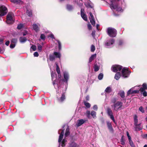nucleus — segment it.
I'll list each match as a JSON object with an SVG mask.
<instances>
[{
	"instance_id": "39448f33",
	"label": "nucleus",
	"mask_w": 147,
	"mask_h": 147,
	"mask_svg": "<svg viewBox=\"0 0 147 147\" xmlns=\"http://www.w3.org/2000/svg\"><path fill=\"white\" fill-rule=\"evenodd\" d=\"M130 73L127 68L124 67L122 69L121 76L123 78H127L129 76Z\"/></svg>"
},
{
	"instance_id": "5fc2aeb1",
	"label": "nucleus",
	"mask_w": 147,
	"mask_h": 147,
	"mask_svg": "<svg viewBox=\"0 0 147 147\" xmlns=\"http://www.w3.org/2000/svg\"><path fill=\"white\" fill-rule=\"evenodd\" d=\"M34 57H37L38 56L39 54H38V53L37 52H36L34 53Z\"/></svg>"
},
{
	"instance_id": "4468645a",
	"label": "nucleus",
	"mask_w": 147,
	"mask_h": 147,
	"mask_svg": "<svg viewBox=\"0 0 147 147\" xmlns=\"http://www.w3.org/2000/svg\"><path fill=\"white\" fill-rule=\"evenodd\" d=\"M107 112L108 115L110 117L111 119L115 123V121L113 115V112L109 108H108L107 109Z\"/></svg>"
},
{
	"instance_id": "bb28decb",
	"label": "nucleus",
	"mask_w": 147,
	"mask_h": 147,
	"mask_svg": "<svg viewBox=\"0 0 147 147\" xmlns=\"http://www.w3.org/2000/svg\"><path fill=\"white\" fill-rule=\"evenodd\" d=\"M78 146L74 142H72L70 144L69 147H78Z\"/></svg>"
},
{
	"instance_id": "69168bd1",
	"label": "nucleus",
	"mask_w": 147,
	"mask_h": 147,
	"mask_svg": "<svg viewBox=\"0 0 147 147\" xmlns=\"http://www.w3.org/2000/svg\"><path fill=\"white\" fill-rule=\"evenodd\" d=\"M3 43V40L2 39H0V44H2Z\"/></svg>"
},
{
	"instance_id": "9b49d317",
	"label": "nucleus",
	"mask_w": 147,
	"mask_h": 147,
	"mask_svg": "<svg viewBox=\"0 0 147 147\" xmlns=\"http://www.w3.org/2000/svg\"><path fill=\"white\" fill-rule=\"evenodd\" d=\"M114 39L113 38H111L106 42L105 43V45L107 47H109L114 43Z\"/></svg>"
},
{
	"instance_id": "8fccbe9b",
	"label": "nucleus",
	"mask_w": 147,
	"mask_h": 147,
	"mask_svg": "<svg viewBox=\"0 0 147 147\" xmlns=\"http://www.w3.org/2000/svg\"><path fill=\"white\" fill-rule=\"evenodd\" d=\"M129 143L131 146L132 147L134 146V144L133 142L131 140L129 141Z\"/></svg>"
},
{
	"instance_id": "338daca9",
	"label": "nucleus",
	"mask_w": 147,
	"mask_h": 147,
	"mask_svg": "<svg viewBox=\"0 0 147 147\" xmlns=\"http://www.w3.org/2000/svg\"><path fill=\"white\" fill-rule=\"evenodd\" d=\"M95 31H93L92 32V34L93 36H94L95 35Z\"/></svg>"
},
{
	"instance_id": "f03ea898",
	"label": "nucleus",
	"mask_w": 147,
	"mask_h": 147,
	"mask_svg": "<svg viewBox=\"0 0 147 147\" xmlns=\"http://www.w3.org/2000/svg\"><path fill=\"white\" fill-rule=\"evenodd\" d=\"M55 64L56 66V71L58 74L59 82H58L57 81L54 80L53 82V84L55 88H58V91H59V89L60 90H62V88H60L59 87V86L60 84V82L61 80V75L60 74V69L58 64L57 63H56Z\"/></svg>"
},
{
	"instance_id": "dca6fc26",
	"label": "nucleus",
	"mask_w": 147,
	"mask_h": 147,
	"mask_svg": "<svg viewBox=\"0 0 147 147\" xmlns=\"http://www.w3.org/2000/svg\"><path fill=\"white\" fill-rule=\"evenodd\" d=\"M86 120L83 119H79L77 121V122L76 124V125L78 127L83 124L85 122Z\"/></svg>"
},
{
	"instance_id": "a18cd8bd",
	"label": "nucleus",
	"mask_w": 147,
	"mask_h": 147,
	"mask_svg": "<svg viewBox=\"0 0 147 147\" xmlns=\"http://www.w3.org/2000/svg\"><path fill=\"white\" fill-rule=\"evenodd\" d=\"M38 49L40 51H41L42 50V46L40 45L39 44H37Z\"/></svg>"
},
{
	"instance_id": "c85d7f7f",
	"label": "nucleus",
	"mask_w": 147,
	"mask_h": 147,
	"mask_svg": "<svg viewBox=\"0 0 147 147\" xmlns=\"http://www.w3.org/2000/svg\"><path fill=\"white\" fill-rule=\"evenodd\" d=\"M11 1L12 2L16 4L22 3V2L20 0H11Z\"/></svg>"
},
{
	"instance_id": "09e8293b",
	"label": "nucleus",
	"mask_w": 147,
	"mask_h": 147,
	"mask_svg": "<svg viewBox=\"0 0 147 147\" xmlns=\"http://www.w3.org/2000/svg\"><path fill=\"white\" fill-rule=\"evenodd\" d=\"M90 17H89L90 20L94 19L93 16L91 13L90 12Z\"/></svg>"
},
{
	"instance_id": "6e6d98bb",
	"label": "nucleus",
	"mask_w": 147,
	"mask_h": 147,
	"mask_svg": "<svg viewBox=\"0 0 147 147\" xmlns=\"http://www.w3.org/2000/svg\"><path fill=\"white\" fill-rule=\"evenodd\" d=\"M88 29L89 30H91L92 29V26H91V25L89 23L88 24Z\"/></svg>"
},
{
	"instance_id": "0e129e2a",
	"label": "nucleus",
	"mask_w": 147,
	"mask_h": 147,
	"mask_svg": "<svg viewBox=\"0 0 147 147\" xmlns=\"http://www.w3.org/2000/svg\"><path fill=\"white\" fill-rule=\"evenodd\" d=\"M84 10L83 9H81V13H84Z\"/></svg>"
},
{
	"instance_id": "c03bdc74",
	"label": "nucleus",
	"mask_w": 147,
	"mask_h": 147,
	"mask_svg": "<svg viewBox=\"0 0 147 147\" xmlns=\"http://www.w3.org/2000/svg\"><path fill=\"white\" fill-rule=\"evenodd\" d=\"M95 50V47L93 45H92L91 47V51L94 52Z\"/></svg>"
},
{
	"instance_id": "de8ad7c7",
	"label": "nucleus",
	"mask_w": 147,
	"mask_h": 147,
	"mask_svg": "<svg viewBox=\"0 0 147 147\" xmlns=\"http://www.w3.org/2000/svg\"><path fill=\"white\" fill-rule=\"evenodd\" d=\"M85 5L87 7H91V8H92V6L89 3L85 4Z\"/></svg>"
},
{
	"instance_id": "603ef678",
	"label": "nucleus",
	"mask_w": 147,
	"mask_h": 147,
	"mask_svg": "<svg viewBox=\"0 0 147 147\" xmlns=\"http://www.w3.org/2000/svg\"><path fill=\"white\" fill-rule=\"evenodd\" d=\"M139 110L142 113L144 112V110L142 107H140L139 108Z\"/></svg>"
},
{
	"instance_id": "c756f323",
	"label": "nucleus",
	"mask_w": 147,
	"mask_h": 147,
	"mask_svg": "<svg viewBox=\"0 0 147 147\" xmlns=\"http://www.w3.org/2000/svg\"><path fill=\"white\" fill-rule=\"evenodd\" d=\"M84 105L87 108H89L90 107V105L89 103L84 100Z\"/></svg>"
},
{
	"instance_id": "7ed1b4c3",
	"label": "nucleus",
	"mask_w": 147,
	"mask_h": 147,
	"mask_svg": "<svg viewBox=\"0 0 147 147\" xmlns=\"http://www.w3.org/2000/svg\"><path fill=\"white\" fill-rule=\"evenodd\" d=\"M116 100L115 98H113L111 100L112 102L114 103L113 104L111 105L112 109L116 111L121 110L123 107V103L119 101L115 102Z\"/></svg>"
},
{
	"instance_id": "6ab92c4d",
	"label": "nucleus",
	"mask_w": 147,
	"mask_h": 147,
	"mask_svg": "<svg viewBox=\"0 0 147 147\" xmlns=\"http://www.w3.org/2000/svg\"><path fill=\"white\" fill-rule=\"evenodd\" d=\"M100 67V65L99 63L97 64V63H95L94 64L93 66L94 71L95 72L98 71Z\"/></svg>"
},
{
	"instance_id": "473e14b6",
	"label": "nucleus",
	"mask_w": 147,
	"mask_h": 147,
	"mask_svg": "<svg viewBox=\"0 0 147 147\" xmlns=\"http://www.w3.org/2000/svg\"><path fill=\"white\" fill-rule=\"evenodd\" d=\"M58 45V48L60 50L61 49V42L58 40H57Z\"/></svg>"
},
{
	"instance_id": "5701e85b",
	"label": "nucleus",
	"mask_w": 147,
	"mask_h": 147,
	"mask_svg": "<svg viewBox=\"0 0 147 147\" xmlns=\"http://www.w3.org/2000/svg\"><path fill=\"white\" fill-rule=\"evenodd\" d=\"M66 9L67 10L70 11L73 10V7L71 5L67 4L66 5Z\"/></svg>"
},
{
	"instance_id": "37998d69",
	"label": "nucleus",
	"mask_w": 147,
	"mask_h": 147,
	"mask_svg": "<svg viewBox=\"0 0 147 147\" xmlns=\"http://www.w3.org/2000/svg\"><path fill=\"white\" fill-rule=\"evenodd\" d=\"M121 144L123 145L125 144V140H124L123 137L122 136L121 140Z\"/></svg>"
},
{
	"instance_id": "6e6552de",
	"label": "nucleus",
	"mask_w": 147,
	"mask_h": 147,
	"mask_svg": "<svg viewBox=\"0 0 147 147\" xmlns=\"http://www.w3.org/2000/svg\"><path fill=\"white\" fill-rule=\"evenodd\" d=\"M7 12V8L3 5H0V17L5 16Z\"/></svg>"
},
{
	"instance_id": "1a4fd4ad",
	"label": "nucleus",
	"mask_w": 147,
	"mask_h": 147,
	"mask_svg": "<svg viewBox=\"0 0 147 147\" xmlns=\"http://www.w3.org/2000/svg\"><path fill=\"white\" fill-rule=\"evenodd\" d=\"M122 67V66L121 65H115L112 66L111 69L113 71L116 72L118 71H120Z\"/></svg>"
},
{
	"instance_id": "e433bc0d",
	"label": "nucleus",
	"mask_w": 147,
	"mask_h": 147,
	"mask_svg": "<svg viewBox=\"0 0 147 147\" xmlns=\"http://www.w3.org/2000/svg\"><path fill=\"white\" fill-rule=\"evenodd\" d=\"M111 91V89L110 87H108L105 89V92L108 93H109Z\"/></svg>"
},
{
	"instance_id": "f3484780",
	"label": "nucleus",
	"mask_w": 147,
	"mask_h": 147,
	"mask_svg": "<svg viewBox=\"0 0 147 147\" xmlns=\"http://www.w3.org/2000/svg\"><path fill=\"white\" fill-rule=\"evenodd\" d=\"M139 86V91H140L141 92H142L144 91L145 90L147 89V85L146 84L144 83L142 85V87L140 88V86Z\"/></svg>"
},
{
	"instance_id": "3c124183",
	"label": "nucleus",
	"mask_w": 147,
	"mask_h": 147,
	"mask_svg": "<svg viewBox=\"0 0 147 147\" xmlns=\"http://www.w3.org/2000/svg\"><path fill=\"white\" fill-rule=\"evenodd\" d=\"M31 48L34 51H35L36 49V47L34 45H32L31 47Z\"/></svg>"
},
{
	"instance_id": "49530a36",
	"label": "nucleus",
	"mask_w": 147,
	"mask_h": 147,
	"mask_svg": "<svg viewBox=\"0 0 147 147\" xmlns=\"http://www.w3.org/2000/svg\"><path fill=\"white\" fill-rule=\"evenodd\" d=\"M90 111H86V115L88 118H89L90 117Z\"/></svg>"
},
{
	"instance_id": "58836bf2",
	"label": "nucleus",
	"mask_w": 147,
	"mask_h": 147,
	"mask_svg": "<svg viewBox=\"0 0 147 147\" xmlns=\"http://www.w3.org/2000/svg\"><path fill=\"white\" fill-rule=\"evenodd\" d=\"M119 94L120 96L122 98H124L125 96V93L124 91H122L120 92Z\"/></svg>"
},
{
	"instance_id": "052dcab7",
	"label": "nucleus",
	"mask_w": 147,
	"mask_h": 147,
	"mask_svg": "<svg viewBox=\"0 0 147 147\" xmlns=\"http://www.w3.org/2000/svg\"><path fill=\"white\" fill-rule=\"evenodd\" d=\"M9 43H10L9 41V40H7V41H6L5 42V44L7 46H8L9 45Z\"/></svg>"
},
{
	"instance_id": "aec40b11",
	"label": "nucleus",
	"mask_w": 147,
	"mask_h": 147,
	"mask_svg": "<svg viewBox=\"0 0 147 147\" xmlns=\"http://www.w3.org/2000/svg\"><path fill=\"white\" fill-rule=\"evenodd\" d=\"M53 54L55 58H60L61 56V54L59 52H54Z\"/></svg>"
},
{
	"instance_id": "423d86ee",
	"label": "nucleus",
	"mask_w": 147,
	"mask_h": 147,
	"mask_svg": "<svg viewBox=\"0 0 147 147\" xmlns=\"http://www.w3.org/2000/svg\"><path fill=\"white\" fill-rule=\"evenodd\" d=\"M139 86H136L130 89L127 92V95L131 94L138 93H139Z\"/></svg>"
},
{
	"instance_id": "a19ab883",
	"label": "nucleus",
	"mask_w": 147,
	"mask_h": 147,
	"mask_svg": "<svg viewBox=\"0 0 147 147\" xmlns=\"http://www.w3.org/2000/svg\"><path fill=\"white\" fill-rule=\"evenodd\" d=\"M17 40L16 39L14 38L12 39L11 40V43H13L14 44H15L17 42Z\"/></svg>"
},
{
	"instance_id": "774afa93",
	"label": "nucleus",
	"mask_w": 147,
	"mask_h": 147,
	"mask_svg": "<svg viewBox=\"0 0 147 147\" xmlns=\"http://www.w3.org/2000/svg\"><path fill=\"white\" fill-rule=\"evenodd\" d=\"M28 34V32H24L23 33V35L24 36Z\"/></svg>"
},
{
	"instance_id": "f257e3e1",
	"label": "nucleus",
	"mask_w": 147,
	"mask_h": 147,
	"mask_svg": "<svg viewBox=\"0 0 147 147\" xmlns=\"http://www.w3.org/2000/svg\"><path fill=\"white\" fill-rule=\"evenodd\" d=\"M58 133L60 134L58 140V142L59 143V144H61V146L62 147H64L65 145V143L66 142V140L65 138L69 136L70 134L69 128L68 127L67 128L65 134V138L61 142V141L63 138L64 135V130L61 129H59L58 131Z\"/></svg>"
},
{
	"instance_id": "f8f14e48",
	"label": "nucleus",
	"mask_w": 147,
	"mask_h": 147,
	"mask_svg": "<svg viewBox=\"0 0 147 147\" xmlns=\"http://www.w3.org/2000/svg\"><path fill=\"white\" fill-rule=\"evenodd\" d=\"M66 88H65V90L62 92L60 91V94H61V96L58 98V100L59 102H62L65 99L64 93L65 91Z\"/></svg>"
},
{
	"instance_id": "412c9836",
	"label": "nucleus",
	"mask_w": 147,
	"mask_h": 147,
	"mask_svg": "<svg viewBox=\"0 0 147 147\" xmlns=\"http://www.w3.org/2000/svg\"><path fill=\"white\" fill-rule=\"evenodd\" d=\"M96 54H94L92 55L89 58V63H91L95 58H96Z\"/></svg>"
},
{
	"instance_id": "f704fd0d",
	"label": "nucleus",
	"mask_w": 147,
	"mask_h": 147,
	"mask_svg": "<svg viewBox=\"0 0 147 147\" xmlns=\"http://www.w3.org/2000/svg\"><path fill=\"white\" fill-rule=\"evenodd\" d=\"M103 75L102 73L100 74L98 76V78L99 80H101L103 78Z\"/></svg>"
},
{
	"instance_id": "2eb2a0df",
	"label": "nucleus",
	"mask_w": 147,
	"mask_h": 147,
	"mask_svg": "<svg viewBox=\"0 0 147 147\" xmlns=\"http://www.w3.org/2000/svg\"><path fill=\"white\" fill-rule=\"evenodd\" d=\"M39 26L40 24H34L32 25L33 29L36 32H38L39 31Z\"/></svg>"
},
{
	"instance_id": "2f4dec72",
	"label": "nucleus",
	"mask_w": 147,
	"mask_h": 147,
	"mask_svg": "<svg viewBox=\"0 0 147 147\" xmlns=\"http://www.w3.org/2000/svg\"><path fill=\"white\" fill-rule=\"evenodd\" d=\"M96 112L93 111H91L90 114L92 117L94 118H96Z\"/></svg>"
},
{
	"instance_id": "4d7b16f0",
	"label": "nucleus",
	"mask_w": 147,
	"mask_h": 147,
	"mask_svg": "<svg viewBox=\"0 0 147 147\" xmlns=\"http://www.w3.org/2000/svg\"><path fill=\"white\" fill-rule=\"evenodd\" d=\"M93 109L94 110H97L98 109L97 106L96 105H94L93 107Z\"/></svg>"
},
{
	"instance_id": "72a5a7b5",
	"label": "nucleus",
	"mask_w": 147,
	"mask_h": 147,
	"mask_svg": "<svg viewBox=\"0 0 147 147\" xmlns=\"http://www.w3.org/2000/svg\"><path fill=\"white\" fill-rule=\"evenodd\" d=\"M134 122L135 125H137L138 123V120L137 119V117L136 115H135L134 117Z\"/></svg>"
},
{
	"instance_id": "a878e982",
	"label": "nucleus",
	"mask_w": 147,
	"mask_h": 147,
	"mask_svg": "<svg viewBox=\"0 0 147 147\" xmlns=\"http://www.w3.org/2000/svg\"><path fill=\"white\" fill-rule=\"evenodd\" d=\"M51 76L52 77V79L53 81L56 78V75L55 73H53V71L51 72Z\"/></svg>"
},
{
	"instance_id": "4c0bfd02",
	"label": "nucleus",
	"mask_w": 147,
	"mask_h": 147,
	"mask_svg": "<svg viewBox=\"0 0 147 147\" xmlns=\"http://www.w3.org/2000/svg\"><path fill=\"white\" fill-rule=\"evenodd\" d=\"M40 39L42 40H45L46 38V37L44 34H42L40 35Z\"/></svg>"
},
{
	"instance_id": "393cba45",
	"label": "nucleus",
	"mask_w": 147,
	"mask_h": 147,
	"mask_svg": "<svg viewBox=\"0 0 147 147\" xmlns=\"http://www.w3.org/2000/svg\"><path fill=\"white\" fill-rule=\"evenodd\" d=\"M20 41L22 43H24L27 40L26 38L25 37H21L20 38Z\"/></svg>"
},
{
	"instance_id": "13d9d810",
	"label": "nucleus",
	"mask_w": 147,
	"mask_h": 147,
	"mask_svg": "<svg viewBox=\"0 0 147 147\" xmlns=\"http://www.w3.org/2000/svg\"><path fill=\"white\" fill-rule=\"evenodd\" d=\"M143 96H147V92L144 91L143 92Z\"/></svg>"
},
{
	"instance_id": "bf43d9fd",
	"label": "nucleus",
	"mask_w": 147,
	"mask_h": 147,
	"mask_svg": "<svg viewBox=\"0 0 147 147\" xmlns=\"http://www.w3.org/2000/svg\"><path fill=\"white\" fill-rule=\"evenodd\" d=\"M123 43V42L121 40L119 41V45H122Z\"/></svg>"
},
{
	"instance_id": "79ce46f5",
	"label": "nucleus",
	"mask_w": 147,
	"mask_h": 147,
	"mask_svg": "<svg viewBox=\"0 0 147 147\" xmlns=\"http://www.w3.org/2000/svg\"><path fill=\"white\" fill-rule=\"evenodd\" d=\"M23 24H20L18 25L17 28L18 29H20L22 28L23 27Z\"/></svg>"
},
{
	"instance_id": "a211bd4d",
	"label": "nucleus",
	"mask_w": 147,
	"mask_h": 147,
	"mask_svg": "<svg viewBox=\"0 0 147 147\" xmlns=\"http://www.w3.org/2000/svg\"><path fill=\"white\" fill-rule=\"evenodd\" d=\"M107 124L109 131L111 132H113V129L111 123L109 121H107Z\"/></svg>"
},
{
	"instance_id": "ddd939ff",
	"label": "nucleus",
	"mask_w": 147,
	"mask_h": 147,
	"mask_svg": "<svg viewBox=\"0 0 147 147\" xmlns=\"http://www.w3.org/2000/svg\"><path fill=\"white\" fill-rule=\"evenodd\" d=\"M110 5V7L112 10L115 9L118 11H122V8L121 7H118L117 6V5H114L112 2Z\"/></svg>"
},
{
	"instance_id": "cd10ccee",
	"label": "nucleus",
	"mask_w": 147,
	"mask_h": 147,
	"mask_svg": "<svg viewBox=\"0 0 147 147\" xmlns=\"http://www.w3.org/2000/svg\"><path fill=\"white\" fill-rule=\"evenodd\" d=\"M55 58L53 54V55H49V59L51 61H53L54 60Z\"/></svg>"
},
{
	"instance_id": "0eeeda50",
	"label": "nucleus",
	"mask_w": 147,
	"mask_h": 147,
	"mask_svg": "<svg viewBox=\"0 0 147 147\" xmlns=\"http://www.w3.org/2000/svg\"><path fill=\"white\" fill-rule=\"evenodd\" d=\"M107 32L109 36L111 37H115L117 34L116 30L113 28H108Z\"/></svg>"
},
{
	"instance_id": "c9c22d12",
	"label": "nucleus",
	"mask_w": 147,
	"mask_h": 147,
	"mask_svg": "<svg viewBox=\"0 0 147 147\" xmlns=\"http://www.w3.org/2000/svg\"><path fill=\"white\" fill-rule=\"evenodd\" d=\"M27 14L29 16H31L32 15V11L30 10H27Z\"/></svg>"
},
{
	"instance_id": "e2e57ef3",
	"label": "nucleus",
	"mask_w": 147,
	"mask_h": 147,
	"mask_svg": "<svg viewBox=\"0 0 147 147\" xmlns=\"http://www.w3.org/2000/svg\"><path fill=\"white\" fill-rule=\"evenodd\" d=\"M89 97L88 96H87L86 97V100L87 101H88L89 100Z\"/></svg>"
},
{
	"instance_id": "ea45409f",
	"label": "nucleus",
	"mask_w": 147,
	"mask_h": 147,
	"mask_svg": "<svg viewBox=\"0 0 147 147\" xmlns=\"http://www.w3.org/2000/svg\"><path fill=\"white\" fill-rule=\"evenodd\" d=\"M90 22L92 24L93 26H95V22L94 19H92L91 20H90Z\"/></svg>"
},
{
	"instance_id": "680f3d73",
	"label": "nucleus",
	"mask_w": 147,
	"mask_h": 147,
	"mask_svg": "<svg viewBox=\"0 0 147 147\" xmlns=\"http://www.w3.org/2000/svg\"><path fill=\"white\" fill-rule=\"evenodd\" d=\"M49 36L51 38H53V39H55V38L54 37V36L53 35V34H51L50 36Z\"/></svg>"
},
{
	"instance_id": "b1692460",
	"label": "nucleus",
	"mask_w": 147,
	"mask_h": 147,
	"mask_svg": "<svg viewBox=\"0 0 147 147\" xmlns=\"http://www.w3.org/2000/svg\"><path fill=\"white\" fill-rule=\"evenodd\" d=\"M121 76V74L119 72H117L115 75L114 78L117 80H118L120 77Z\"/></svg>"
},
{
	"instance_id": "4be33fe9",
	"label": "nucleus",
	"mask_w": 147,
	"mask_h": 147,
	"mask_svg": "<svg viewBox=\"0 0 147 147\" xmlns=\"http://www.w3.org/2000/svg\"><path fill=\"white\" fill-rule=\"evenodd\" d=\"M135 128L136 130H140L142 129L141 124H140L138 125L137 124V125H135Z\"/></svg>"
},
{
	"instance_id": "7c9ffc66",
	"label": "nucleus",
	"mask_w": 147,
	"mask_h": 147,
	"mask_svg": "<svg viewBox=\"0 0 147 147\" xmlns=\"http://www.w3.org/2000/svg\"><path fill=\"white\" fill-rule=\"evenodd\" d=\"M81 15L83 20L86 21L87 20V18L86 16L84 13H81Z\"/></svg>"
},
{
	"instance_id": "9d476101",
	"label": "nucleus",
	"mask_w": 147,
	"mask_h": 147,
	"mask_svg": "<svg viewBox=\"0 0 147 147\" xmlns=\"http://www.w3.org/2000/svg\"><path fill=\"white\" fill-rule=\"evenodd\" d=\"M63 81L67 84L69 78V75L68 72L67 71H64L63 72Z\"/></svg>"
},
{
	"instance_id": "864d4df0",
	"label": "nucleus",
	"mask_w": 147,
	"mask_h": 147,
	"mask_svg": "<svg viewBox=\"0 0 147 147\" xmlns=\"http://www.w3.org/2000/svg\"><path fill=\"white\" fill-rule=\"evenodd\" d=\"M15 46V44H11L10 45V47L11 48L13 49V48Z\"/></svg>"
},
{
	"instance_id": "20e7f679",
	"label": "nucleus",
	"mask_w": 147,
	"mask_h": 147,
	"mask_svg": "<svg viewBox=\"0 0 147 147\" xmlns=\"http://www.w3.org/2000/svg\"><path fill=\"white\" fill-rule=\"evenodd\" d=\"M14 15L12 13H9L7 16L6 23L8 24H13L14 21L13 18Z\"/></svg>"
}]
</instances>
